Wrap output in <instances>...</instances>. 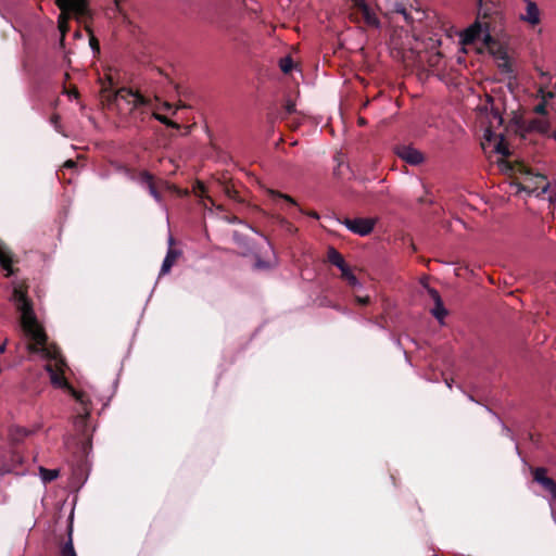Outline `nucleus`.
Masks as SVG:
<instances>
[{
  "label": "nucleus",
  "instance_id": "1",
  "mask_svg": "<svg viewBox=\"0 0 556 556\" xmlns=\"http://www.w3.org/2000/svg\"><path fill=\"white\" fill-rule=\"evenodd\" d=\"M11 301L20 313L21 327L25 336L31 341L27 345L30 354H36L48 361L45 370L49 375L51 384L56 389L68 392L79 405L74 419V426L78 432L86 434L88 432V419L92 409V400L97 396L93 388L89 390H76L65 379V361L61 356L60 350L54 345H49L47 334L37 320L33 304L27 296L26 291L16 283H13Z\"/></svg>",
  "mask_w": 556,
  "mask_h": 556
},
{
  "label": "nucleus",
  "instance_id": "2",
  "mask_svg": "<svg viewBox=\"0 0 556 556\" xmlns=\"http://www.w3.org/2000/svg\"><path fill=\"white\" fill-rule=\"evenodd\" d=\"M239 4L240 0H210L205 17L218 28H228Z\"/></svg>",
  "mask_w": 556,
  "mask_h": 556
},
{
  "label": "nucleus",
  "instance_id": "3",
  "mask_svg": "<svg viewBox=\"0 0 556 556\" xmlns=\"http://www.w3.org/2000/svg\"><path fill=\"white\" fill-rule=\"evenodd\" d=\"M114 101L119 110H128L134 114H136L137 111H139L140 114H143V109L151 106V103L147 98L126 87L116 91Z\"/></svg>",
  "mask_w": 556,
  "mask_h": 556
},
{
  "label": "nucleus",
  "instance_id": "4",
  "mask_svg": "<svg viewBox=\"0 0 556 556\" xmlns=\"http://www.w3.org/2000/svg\"><path fill=\"white\" fill-rule=\"evenodd\" d=\"M342 224L351 232L361 237H366L374 230L376 219L366 217L345 218Z\"/></svg>",
  "mask_w": 556,
  "mask_h": 556
},
{
  "label": "nucleus",
  "instance_id": "5",
  "mask_svg": "<svg viewBox=\"0 0 556 556\" xmlns=\"http://www.w3.org/2000/svg\"><path fill=\"white\" fill-rule=\"evenodd\" d=\"M136 182L141 188L146 189L157 204L163 205V198L161 193L157 191L156 186L154 184V176L150 172H139L137 175Z\"/></svg>",
  "mask_w": 556,
  "mask_h": 556
},
{
  "label": "nucleus",
  "instance_id": "6",
  "mask_svg": "<svg viewBox=\"0 0 556 556\" xmlns=\"http://www.w3.org/2000/svg\"><path fill=\"white\" fill-rule=\"evenodd\" d=\"M395 153L400 159L409 165L417 166L424 162L422 153L412 146H399L395 149Z\"/></svg>",
  "mask_w": 556,
  "mask_h": 556
},
{
  "label": "nucleus",
  "instance_id": "7",
  "mask_svg": "<svg viewBox=\"0 0 556 556\" xmlns=\"http://www.w3.org/2000/svg\"><path fill=\"white\" fill-rule=\"evenodd\" d=\"M484 25L479 21H476L470 26H468L460 34V41L463 45H472L480 40L483 33Z\"/></svg>",
  "mask_w": 556,
  "mask_h": 556
},
{
  "label": "nucleus",
  "instance_id": "8",
  "mask_svg": "<svg viewBox=\"0 0 556 556\" xmlns=\"http://www.w3.org/2000/svg\"><path fill=\"white\" fill-rule=\"evenodd\" d=\"M526 4V12L521 13L519 18L529 25L535 26L541 21V12L538 4L532 0H522Z\"/></svg>",
  "mask_w": 556,
  "mask_h": 556
},
{
  "label": "nucleus",
  "instance_id": "9",
  "mask_svg": "<svg viewBox=\"0 0 556 556\" xmlns=\"http://www.w3.org/2000/svg\"><path fill=\"white\" fill-rule=\"evenodd\" d=\"M534 481L541 484L545 491H547L553 498H556V482L546 476V469L538 467L533 472Z\"/></svg>",
  "mask_w": 556,
  "mask_h": 556
},
{
  "label": "nucleus",
  "instance_id": "10",
  "mask_svg": "<svg viewBox=\"0 0 556 556\" xmlns=\"http://www.w3.org/2000/svg\"><path fill=\"white\" fill-rule=\"evenodd\" d=\"M269 197L276 205H279L281 210L287 212H289L290 207H298L295 200L288 194L269 190Z\"/></svg>",
  "mask_w": 556,
  "mask_h": 556
},
{
  "label": "nucleus",
  "instance_id": "11",
  "mask_svg": "<svg viewBox=\"0 0 556 556\" xmlns=\"http://www.w3.org/2000/svg\"><path fill=\"white\" fill-rule=\"evenodd\" d=\"M428 291L434 302V306L431 309V313L440 323H442L444 317L447 315V311L444 307L441 295L435 289H429Z\"/></svg>",
  "mask_w": 556,
  "mask_h": 556
},
{
  "label": "nucleus",
  "instance_id": "12",
  "mask_svg": "<svg viewBox=\"0 0 556 556\" xmlns=\"http://www.w3.org/2000/svg\"><path fill=\"white\" fill-rule=\"evenodd\" d=\"M12 263L13 260L10 252L3 249L0 244V266L5 271V277H11L14 274Z\"/></svg>",
  "mask_w": 556,
  "mask_h": 556
},
{
  "label": "nucleus",
  "instance_id": "13",
  "mask_svg": "<svg viewBox=\"0 0 556 556\" xmlns=\"http://www.w3.org/2000/svg\"><path fill=\"white\" fill-rule=\"evenodd\" d=\"M266 245H267V250L273 254L274 262H271L269 260H262L261 257L257 256L256 261L254 263V266H253L254 269L266 270V269L273 268L276 265V256L274 253L273 245L270 244L269 241H266Z\"/></svg>",
  "mask_w": 556,
  "mask_h": 556
},
{
  "label": "nucleus",
  "instance_id": "14",
  "mask_svg": "<svg viewBox=\"0 0 556 556\" xmlns=\"http://www.w3.org/2000/svg\"><path fill=\"white\" fill-rule=\"evenodd\" d=\"M179 254H180L179 251L173 250V249H168V251L166 253V256L163 260V263H162V266H161V270H160V275H165V274H167L170 270V268L173 267V265L175 263V260L178 257Z\"/></svg>",
  "mask_w": 556,
  "mask_h": 556
},
{
  "label": "nucleus",
  "instance_id": "15",
  "mask_svg": "<svg viewBox=\"0 0 556 556\" xmlns=\"http://www.w3.org/2000/svg\"><path fill=\"white\" fill-rule=\"evenodd\" d=\"M63 12L85 16L88 13L87 0H73V3L68 5V8H66Z\"/></svg>",
  "mask_w": 556,
  "mask_h": 556
},
{
  "label": "nucleus",
  "instance_id": "16",
  "mask_svg": "<svg viewBox=\"0 0 556 556\" xmlns=\"http://www.w3.org/2000/svg\"><path fill=\"white\" fill-rule=\"evenodd\" d=\"M328 261L330 264L336 266L339 270H342L348 266L343 256L339 251H337L333 247L328 249Z\"/></svg>",
  "mask_w": 556,
  "mask_h": 556
},
{
  "label": "nucleus",
  "instance_id": "17",
  "mask_svg": "<svg viewBox=\"0 0 556 556\" xmlns=\"http://www.w3.org/2000/svg\"><path fill=\"white\" fill-rule=\"evenodd\" d=\"M363 17L369 26L380 27V21L377 15L371 11L368 4L363 5Z\"/></svg>",
  "mask_w": 556,
  "mask_h": 556
},
{
  "label": "nucleus",
  "instance_id": "18",
  "mask_svg": "<svg viewBox=\"0 0 556 556\" xmlns=\"http://www.w3.org/2000/svg\"><path fill=\"white\" fill-rule=\"evenodd\" d=\"M59 469H48L45 467H39V476L43 483L52 482L59 477Z\"/></svg>",
  "mask_w": 556,
  "mask_h": 556
},
{
  "label": "nucleus",
  "instance_id": "19",
  "mask_svg": "<svg viewBox=\"0 0 556 556\" xmlns=\"http://www.w3.org/2000/svg\"><path fill=\"white\" fill-rule=\"evenodd\" d=\"M340 271H341L342 278H344L349 282V285H351L352 287H362L359 280L354 275V273L351 270L349 265Z\"/></svg>",
  "mask_w": 556,
  "mask_h": 556
},
{
  "label": "nucleus",
  "instance_id": "20",
  "mask_svg": "<svg viewBox=\"0 0 556 556\" xmlns=\"http://www.w3.org/2000/svg\"><path fill=\"white\" fill-rule=\"evenodd\" d=\"M61 556H77L74 545H73V539H72V529H70L68 533V540L64 543L60 551Z\"/></svg>",
  "mask_w": 556,
  "mask_h": 556
},
{
  "label": "nucleus",
  "instance_id": "21",
  "mask_svg": "<svg viewBox=\"0 0 556 556\" xmlns=\"http://www.w3.org/2000/svg\"><path fill=\"white\" fill-rule=\"evenodd\" d=\"M152 117L168 128L176 129V130H178L180 128V125L178 123L170 121L165 115L153 112Z\"/></svg>",
  "mask_w": 556,
  "mask_h": 556
},
{
  "label": "nucleus",
  "instance_id": "22",
  "mask_svg": "<svg viewBox=\"0 0 556 556\" xmlns=\"http://www.w3.org/2000/svg\"><path fill=\"white\" fill-rule=\"evenodd\" d=\"M293 60L290 55L283 56L279 60V67L282 73L288 74L293 68Z\"/></svg>",
  "mask_w": 556,
  "mask_h": 556
},
{
  "label": "nucleus",
  "instance_id": "23",
  "mask_svg": "<svg viewBox=\"0 0 556 556\" xmlns=\"http://www.w3.org/2000/svg\"><path fill=\"white\" fill-rule=\"evenodd\" d=\"M480 41H482L485 46H490L491 43L494 42V39H493L492 35L490 34V29H489L488 25H484V27H483V33L480 38Z\"/></svg>",
  "mask_w": 556,
  "mask_h": 556
},
{
  "label": "nucleus",
  "instance_id": "24",
  "mask_svg": "<svg viewBox=\"0 0 556 556\" xmlns=\"http://www.w3.org/2000/svg\"><path fill=\"white\" fill-rule=\"evenodd\" d=\"M117 170L119 173H122L123 175H125V177L131 181H135L136 182V179H137V175H135L128 167L126 166H123V165H118L117 166Z\"/></svg>",
  "mask_w": 556,
  "mask_h": 556
},
{
  "label": "nucleus",
  "instance_id": "25",
  "mask_svg": "<svg viewBox=\"0 0 556 556\" xmlns=\"http://www.w3.org/2000/svg\"><path fill=\"white\" fill-rule=\"evenodd\" d=\"M73 3V0H56L58 7L64 11L68 5Z\"/></svg>",
  "mask_w": 556,
  "mask_h": 556
},
{
  "label": "nucleus",
  "instance_id": "26",
  "mask_svg": "<svg viewBox=\"0 0 556 556\" xmlns=\"http://www.w3.org/2000/svg\"><path fill=\"white\" fill-rule=\"evenodd\" d=\"M496 152H498L502 155H508L509 154L508 149L506 147H504L502 143H498L496 146Z\"/></svg>",
  "mask_w": 556,
  "mask_h": 556
},
{
  "label": "nucleus",
  "instance_id": "27",
  "mask_svg": "<svg viewBox=\"0 0 556 556\" xmlns=\"http://www.w3.org/2000/svg\"><path fill=\"white\" fill-rule=\"evenodd\" d=\"M551 202H556V180L552 182V194L548 197Z\"/></svg>",
  "mask_w": 556,
  "mask_h": 556
},
{
  "label": "nucleus",
  "instance_id": "28",
  "mask_svg": "<svg viewBox=\"0 0 556 556\" xmlns=\"http://www.w3.org/2000/svg\"><path fill=\"white\" fill-rule=\"evenodd\" d=\"M500 67L503 73H506V74L513 73L511 66L507 62L503 63Z\"/></svg>",
  "mask_w": 556,
  "mask_h": 556
},
{
  "label": "nucleus",
  "instance_id": "29",
  "mask_svg": "<svg viewBox=\"0 0 556 556\" xmlns=\"http://www.w3.org/2000/svg\"><path fill=\"white\" fill-rule=\"evenodd\" d=\"M357 303L361 305H367L370 301L369 296H356Z\"/></svg>",
  "mask_w": 556,
  "mask_h": 556
},
{
  "label": "nucleus",
  "instance_id": "30",
  "mask_svg": "<svg viewBox=\"0 0 556 556\" xmlns=\"http://www.w3.org/2000/svg\"><path fill=\"white\" fill-rule=\"evenodd\" d=\"M354 5L361 11L363 12V5L364 4H367V2L365 0H352Z\"/></svg>",
  "mask_w": 556,
  "mask_h": 556
},
{
  "label": "nucleus",
  "instance_id": "31",
  "mask_svg": "<svg viewBox=\"0 0 556 556\" xmlns=\"http://www.w3.org/2000/svg\"><path fill=\"white\" fill-rule=\"evenodd\" d=\"M90 47L93 50V52H99V43L96 38L90 39Z\"/></svg>",
  "mask_w": 556,
  "mask_h": 556
},
{
  "label": "nucleus",
  "instance_id": "32",
  "mask_svg": "<svg viewBox=\"0 0 556 556\" xmlns=\"http://www.w3.org/2000/svg\"><path fill=\"white\" fill-rule=\"evenodd\" d=\"M50 122L54 126V128L58 130V127H59V116L58 115H53L51 117Z\"/></svg>",
  "mask_w": 556,
  "mask_h": 556
},
{
  "label": "nucleus",
  "instance_id": "33",
  "mask_svg": "<svg viewBox=\"0 0 556 556\" xmlns=\"http://www.w3.org/2000/svg\"><path fill=\"white\" fill-rule=\"evenodd\" d=\"M59 28H60V31L62 34V38L64 37L65 35V31H66V25H65V22H59Z\"/></svg>",
  "mask_w": 556,
  "mask_h": 556
},
{
  "label": "nucleus",
  "instance_id": "34",
  "mask_svg": "<svg viewBox=\"0 0 556 556\" xmlns=\"http://www.w3.org/2000/svg\"><path fill=\"white\" fill-rule=\"evenodd\" d=\"M161 109L165 110V111H172L173 110V105L169 102H163Z\"/></svg>",
  "mask_w": 556,
  "mask_h": 556
},
{
  "label": "nucleus",
  "instance_id": "35",
  "mask_svg": "<svg viewBox=\"0 0 556 556\" xmlns=\"http://www.w3.org/2000/svg\"><path fill=\"white\" fill-rule=\"evenodd\" d=\"M76 163L73 161V160H67L65 163H64V166L65 167H68V168H72V167H75Z\"/></svg>",
  "mask_w": 556,
  "mask_h": 556
},
{
  "label": "nucleus",
  "instance_id": "36",
  "mask_svg": "<svg viewBox=\"0 0 556 556\" xmlns=\"http://www.w3.org/2000/svg\"><path fill=\"white\" fill-rule=\"evenodd\" d=\"M547 191H551L552 192V182H548L547 185H545L542 189V192L543 193H546Z\"/></svg>",
  "mask_w": 556,
  "mask_h": 556
},
{
  "label": "nucleus",
  "instance_id": "37",
  "mask_svg": "<svg viewBox=\"0 0 556 556\" xmlns=\"http://www.w3.org/2000/svg\"><path fill=\"white\" fill-rule=\"evenodd\" d=\"M307 215L314 219H319V214L316 212H309Z\"/></svg>",
  "mask_w": 556,
  "mask_h": 556
},
{
  "label": "nucleus",
  "instance_id": "38",
  "mask_svg": "<svg viewBox=\"0 0 556 556\" xmlns=\"http://www.w3.org/2000/svg\"><path fill=\"white\" fill-rule=\"evenodd\" d=\"M7 344H8V340H5L1 345H0V353H4L5 350H7Z\"/></svg>",
  "mask_w": 556,
  "mask_h": 556
},
{
  "label": "nucleus",
  "instance_id": "39",
  "mask_svg": "<svg viewBox=\"0 0 556 556\" xmlns=\"http://www.w3.org/2000/svg\"><path fill=\"white\" fill-rule=\"evenodd\" d=\"M503 431H504L505 433H507V434H509V433H510V429H509V428H507L505 425H503Z\"/></svg>",
  "mask_w": 556,
  "mask_h": 556
},
{
  "label": "nucleus",
  "instance_id": "40",
  "mask_svg": "<svg viewBox=\"0 0 556 556\" xmlns=\"http://www.w3.org/2000/svg\"><path fill=\"white\" fill-rule=\"evenodd\" d=\"M22 432H23L22 434H23L24 437H27V435H29V434H30V432H29L28 430H26V429H22Z\"/></svg>",
  "mask_w": 556,
  "mask_h": 556
},
{
  "label": "nucleus",
  "instance_id": "41",
  "mask_svg": "<svg viewBox=\"0 0 556 556\" xmlns=\"http://www.w3.org/2000/svg\"><path fill=\"white\" fill-rule=\"evenodd\" d=\"M397 12L402 13L404 16L407 15L406 10L404 8H402L401 10H397Z\"/></svg>",
  "mask_w": 556,
  "mask_h": 556
},
{
  "label": "nucleus",
  "instance_id": "42",
  "mask_svg": "<svg viewBox=\"0 0 556 556\" xmlns=\"http://www.w3.org/2000/svg\"><path fill=\"white\" fill-rule=\"evenodd\" d=\"M541 76H542V77H545V78H548V77H549L548 73H545V72H541Z\"/></svg>",
  "mask_w": 556,
  "mask_h": 556
},
{
  "label": "nucleus",
  "instance_id": "43",
  "mask_svg": "<svg viewBox=\"0 0 556 556\" xmlns=\"http://www.w3.org/2000/svg\"><path fill=\"white\" fill-rule=\"evenodd\" d=\"M538 112H543L544 111V106L543 105H539L538 109H536Z\"/></svg>",
  "mask_w": 556,
  "mask_h": 556
},
{
  "label": "nucleus",
  "instance_id": "44",
  "mask_svg": "<svg viewBox=\"0 0 556 556\" xmlns=\"http://www.w3.org/2000/svg\"><path fill=\"white\" fill-rule=\"evenodd\" d=\"M486 409L489 410V413H492L498 419L497 415L495 413H493L492 409H490L488 407H486Z\"/></svg>",
  "mask_w": 556,
  "mask_h": 556
},
{
  "label": "nucleus",
  "instance_id": "45",
  "mask_svg": "<svg viewBox=\"0 0 556 556\" xmlns=\"http://www.w3.org/2000/svg\"><path fill=\"white\" fill-rule=\"evenodd\" d=\"M287 110H288V112H289V113H291V112H292V106H291V105H289V106L287 108Z\"/></svg>",
  "mask_w": 556,
  "mask_h": 556
},
{
  "label": "nucleus",
  "instance_id": "46",
  "mask_svg": "<svg viewBox=\"0 0 556 556\" xmlns=\"http://www.w3.org/2000/svg\"><path fill=\"white\" fill-rule=\"evenodd\" d=\"M168 243L172 244L173 243V237H169L168 239Z\"/></svg>",
  "mask_w": 556,
  "mask_h": 556
},
{
  "label": "nucleus",
  "instance_id": "47",
  "mask_svg": "<svg viewBox=\"0 0 556 556\" xmlns=\"http://www.w3.org/2000/svg\"><path fill=\"white\" fill-rule=\"evenodd\" d=\"M445 382H446L447 388L451 389L452 388L451 383L447 380Z\"/></svg>",
  "mask_w": 556,
  "mask_h": 556
},
{
  "label": "nucleus",
  "instance_id": "48",
  "mask_svg": "<svg viewBox=\"0 0 556 556\" xmlns=\"http://www.w3.org/2000/svg\"><path fill=\"white\" fill-rule=\"evenodd\" d=\"M494 116L501 118V116L497 112L494 114Z\"/></svg>",
  "mask_w": 556,
  "mask_h": 556
},
{
  "label": "nucleus",
  "instance_id": "49",
  "mask_svg": "<svg viewBox=\"0 0 556 556\" xmlns=\"http://www.w3.org/2000/svg\"><path fill=\"white\" fill-rule=\"evenodd\" d=\"M468 399H469L470 401H475V400H473V397H472L471 395H468Z\"/></svg>",
  "mask_w": 556,
  "mask_h": 556
},
{
  "label": "nucleus",
  "instance_id": "50",
  "mask_svg": "<svg viewBox=\"0 0 556 556\" xmlns=\"http://www.w3.org/2000/svg\"><path fill=\"white\" fill-rule=\"evenodd\" d=\"M554 138L556 139V132L554 134Z\"/></svg>",
  "mask_w": 556,
  "mask_h": 556
},
{
  "label": "nucleus",
  "instance_id": "51",
  "mask_svg": "<svg viewBox=\"0 0 556 556\" xmlns=\"http://www.w3.org/2000/svg\"><path fill=\"white\" fill-rule=\"evenodd\" d=\"M479 2L481 3V0H479Z\"/></svg>",
  "mask_w": 556,
  "mask_h": 556
}]
</instances>
